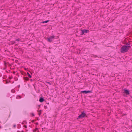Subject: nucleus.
I'll return each mask as SVG.
<instances>
[{
  "instance_id": "obj_1",
  "label": "nucleus",
  "mask_w": 132,
  "mask_h": 132,
  "mask_svg": "<svg viewBox=\"0 0 132 132\" xmlns=\"http://www.w3.org/2000/svg\"><path fill=\"white\" fill-rule=\"evenodd\" d=\"M130 46L123 45L121 47L120 49V52L122 53L127 52L130 48Z\"/></svg>"
},
{
  "instance_id": "obj_2",
  "label": "nucleus",
  "mask_w": 132,
  "mask_h": 132,
  "mask_svg": "<svg viewBox=\"0 0 132 132\" xmlns=\"http://www.w3.org/2000/svg\"><path fill=\"white\" fill-rule=\"evenodd\" d=\"M86 115V114L84 112H82L81 114L78 116L77 119H78L80 118H82L84 117Z\"/></svg>"
},
{
  "instance_id": "obj_3",
  "label": "nucleus",
  "mask_w": 132,
  "mask_h": 132,
  "mask_svg": "<svg viewBox=\"0 0 132 132\" xmlns=\"http://www.w3.org/2000/svg\"><path fill=\"white\" fill-rule=\"evenodd\" d=\"M55 37V36L54 35H53L52 36H50L48 38H47V40L50 42H51L52 40Z\"/></svg>"
},
{
  "instance_id": "obj_4",
  "label": "nucleus",
  "mask_w": 132,
  "mask_h": 132,
  "mask_svg": "<svg viewBox=\"0 0 132 132\" xmlns=\"http://www.w3.org/2000/svg\"><path fill=\"white\" fill-rule=\"evenodd\" d=\"M81 35H83L85 33H87L89 31L88 30H86L85 29H84L83 30H81Z\"/></svg>"
},
{
  "instance_id": "obj_5",
  "label": "nucleus",
  "mask_w": 132,
  "mask_h": 132,
  "mask_svg": "<svg viewBox=\"0 0 132 132\" xmlns=\"http://www.w3.org/2000/svg\"><path fill=\"white\" fill-rule=\"evenodd\" d=\"M81 92L84 93H85L87 94V93H90L91 92V91L89 90L88 91H87V90H84V91H82Z\"/></svg>"
},
{
  "instance_id": "obj_6",
  "label": "nucleus",
  "mask_w": 132,
  "mask_h": 132,
  "mask_svg": "<svg viewBox=\"0 0 132 132\" xmlns=\"http://www.w3.org/2000/svg\"><path fill=\"white\" fill-rule=\"evenodd\" d=\"M44 98L42 97H41L39 100L40 102H42L44 101Z\"/></svg>"
},
{
  "instance_id": "obj_7",
  "label": "nucleus",
  "mask_w": 132,
  "mask_h": 132,
  "mask_svg": "<svg viewBox=\"0 0 132 132\" xmlns=\"http://www.w3.org/2000/svg\"><path fill=\"white\" fill-rule=\"evenodd\" d=\"M124 91L125 93L127 94H129V91L127 89H124Z\"/></svg>"
},
{
  "instance_id": "obj_8",
  "label": "nucleus",
  "mask_w": 132,
  "mask_h": 132,
  "mask_svg": "<svg viewBox=\"0 0 132 132\" xmlns=\"http://www.w3.org/2000/svg\"><path fill=\"white\" fill-rule=\"evenodd\" d=\"M38 114L39 116H40L41 114V110H39L38 111Z\"/></svg>"
},
{
  "instance_id": "obj_9",
  "label": "nucleus",
  "mask_w": 132,
  "mask_h": 132,
  "mask_svg": "<svg viewBox=\"0 0 132 132\" xmlns=\"http://www.w3.org/2000/svg\"><path fill=\"white\" fill-rule=\"evenodd\" d=\"M49 21H50L49 20H47V21H43L42 22V23H47V22H48Z\"/></svg>"
},
{
  "instance_id": "obj_10",
  "label": "nucleus",
  "mask_w": 132,
  "mask_h": 132,
  "mask_svg": "<svg viewBox=\"0 0 132 132\" xmlns=\"http://www.w3.org/2000/svg\"><path fill=\"white\" fill-rule=\"evenodd\" d=\"M27 74L28 75V76L30 78H31V76L30 75V74L28 73H27Z\"/></svg>"
},
{
  "instance_id": "obj_11",
  "label": "nucleus",
  "mask_w": 132,
  "mask_h": 132,
  "mask_svg": "<svg viewBox=\"0 0 132 132\" xmlns=\"http://www.w3.org/2000/svg\"><path fill=\"white\" fill-rule=\"evenodd\" d=\"M46 82L47 83H48L49 85H51V84L49 82H47V81H46Z\"/></svg>"
},
{
  "instance_id": "obj_12",
  "label": "nucleus",
  "mask_w": 132,
  "mask_h": 132,
  "mask_svg": "<svg viewBox=\"0 0 132 132\" xmlns=\"http://www.w3.org/2000/svg\"><path fill=\"white\" fill-rule=\"evenodd\" d=\"M16 126V125L15 124H14L13 126V127L14 128H15Z\"/></svg>"
},
{
  "instance_id": "obj_13",
  "label": "nucleus",
  "mask_w": 132,
  "mask_h": 132,
  "mask_svg": "<svg viewBox=\"0 0 132 132\" xmlns=\"http://www.w3.org/2000/svg\"><path fill=\"white\" fill-rule=\"evenodd\" d=\"M20 40V39L19 38H18V39H17L16 40V41H19Z\"/></svg>"
},
{
  "instance_id": "obj_14",
  "label": "nucleus",
  "mask_w": 132,
  "mask_h": 132,
  "mask_svg": "<svg viewBox=\"0 0 132 132\" xmlns=\"http://www.w3.org/2000/svg\"><path fill=\"white\" fill-rule=\"evenodd\" d=\"M24 127L26 128L27 127V126L26 125H24Z\"/></svg>"
},
{
  "instance_id": "obj_15",
  "label": "nucleus",
  "mask_w": 132,
  "mask_h": 132,
  "mask_svg": "<svg viewBox=\"0 0 132 132\" xmlns=\"http://www.w3.org/2000/svg\"><path fill=\"white\" fill-rule=\"evenodd\" d=\"M31 114L32 115V116H35L34 114L33 113H32Z\"/></svg>"
},
{
  "instance_id": "obj_16",
  "label": "nucleus",
  "mask_w": 132,
  "mask_h": 132,
  "mask_svg": "<svg viewBox=\"0 0 132 132\" xmlns=\"http://www.w3.org/2000/svg\"><path fill=\"white\" fill-rule=\"evenodd\" d=\"M24 69H25V70H27V68H24Z\"/></svg>"
},
{
  "instance_id": "obj_17",
  "label": "nucleus",
  "mask_w": 132,
  "mask_h": 132,
  "mask_svg": "<svg viewBox=\"0 0 132 132\" xmlns=\"http://www.w3.org/2000/svg\"><path fill=\"white\" fill-rule=\"evenodd\" d=\"M1 127H0V128H1Z\"/></svg>"
}]
</instances>
